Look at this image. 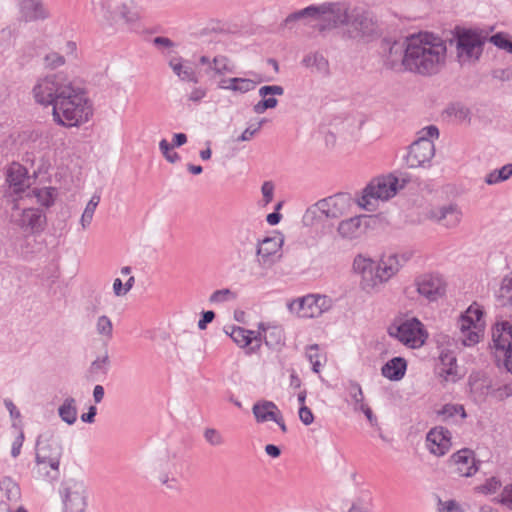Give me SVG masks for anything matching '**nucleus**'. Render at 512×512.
<instances>
[{
	"instance_id": "72a5a7b5",
	"label": "nucleus",
	"mask_w": 512,
	"mask_h": 512,
	"mask_svg": "<svg viewBox=\"0 0 512 512\" xmlns=\"http://www.w3.org/2000/svg\"><path fill=\"white\" fill-rule=\"evenodd\" d=\"M0 489L9 504H18L21 497L20 487L10 478H5L0 483Z\"/></svg>"
},
{
	"instance_id": "7ed1b4c3",
	"label": "nucleus",
	"mask_w": 512,
	"mask_h": 512,
	"mask_svg": "<svg viewBox=\"0 0 512 512\" xmlns=\"http://www.w3.org/2000/svg\"><path fill=\"white\" fill-rule=\"evenodd\" d=\"M92 116V103L84 92L75 87L52 108L53 121L66 128L79 127Z\"/></svg>"
},
{
	"instance_id": "a211bd4d",
	"label": "nucleus",
	"mask_w": 512,
	"mask_h": 512,
	"mask_svg": "<svg viewBox=\"0 0 512 512\" xmlns=\"http://www.w3.org/2000/svg\"><path fill=\"white\" fill-rule=\"evenodd\" d=\"M426 446L435 456L445 455L452 447L451 433L442 426L432 428L426 436Z\"/></svg>"
},
{
	"instance_id": "6e6d98bb",
	"label": "nucleus",
	"mask_w": 512,
	"mask_h": 512,
	"mask_svg": "<svg viewBox=\"0 0 512 512\" xmlns=\"http://www.w3.org/2000/svg\"><path fill=\"white\" fill-rule=\"evenodd\" d=\"M500 502L508 508H512V484L504 488Z\"/></svg>"
},
{
	"instance_id": "e433bc0d",
	"label": "nucleus",
	"mask_w": 512,
	"mask_h": 512,
	"mask_svg": "<svg viewBox=\"0 0 512 512\" xmlns=\"http://www.w3.org/2000/svg\"><path fill=\"white\" fill-rule=\"evenodd\" d=\"M99 202H100V195L95 194L91 197V199L87 203V205L82 213V216L80 218V224H81V227L83 230L87 229L90 226V224L93 220L94 212H95Z\"/></svg>"
},
{
	"instance_id": "052dcab7",
	"label": "nucleus",
	"mask_w": 512,
	"mask_h": 512,
	"mask_svg": "<svg viewBox=\"0 0 512 512\" xmlns=\"http://www.w3.org/2000/svg\"><path fill=\"white\" fill-rule=\"evenodd\" d=\"M260 127H261V122H259L254 128H252V127L247 128L241 134V136L238 138V141L250 140L254 136V134L260 129Z\"/></svg>"
},
{
	"instance_id": "423d86ee",
	"label": "nucleus",
	"mask_w": 512,
	"mask_h": 512,
	"mask_svg": "<svg viewBox=\"0 0 512 512\" xmlns=\"http://www.w3.org/2000/svg\"><path fill=\"white\" fill-rule=\"evenodd\" d=\"M400 188L397 177L393 175L378 177L366 186L357 204L367 211H374L378 201L389 200Z\"/></svg>"
},
{
	"instance_id": "aec40b11",
	"label": "nucleus",
	"mask_w": 512,
	"mask_h": 512,
	"mask_svg": "<svg viewBox=\"0 0 512 512\" xmlns=\"http://www.w3.org/2000/svg\"><path fill=\"white\" fill-rule=\"evenodd\" d=\"M252 411L257 422L274 421L279 425L282 432L285 433L287 431L282 413L273 402H257L254 404Z\"/></svg>"
},
{
	"instance_id": "6ab92c4d",
	"label": "nucleus",
	"mask_w": 512,
	"mask_h": 512,
	"mask_svg": "<svg viewBox=\"0 0 512 512\" xmlns=\"http://www.w3.org/2000/svg\"><path fill=\"white\" fill-rule=\"evenodd\" d=\"M225 332L236 345L247 349L248 353L256 352L260 348V336L255 331L239 326H229L225 328Z\"/></svg>"
},
{
	"instance_id": "393cba45",
	"label": "nucleus",
	"mask_w": 512,
	"mask_h": 512,
	"mask_svg": "<svg viewBox=\"0 0 512 512\" xmlns=\"http://www.w3.org/2000/svg\"><path fill=\"white\" fill-rule=\"evenodd\" d=\"M437 372L444 381L454 382L458 376L456 358L452 352H442L437 365Z\"/></svg>"
},
{
	"instance_id": "39448f33",
	"label": "nucleus",
	"mask_w": 512,
	"mask_h": 512,
	"mask_svg": "<svg viewBox=\"0 0 512 512\" xmlns=\"http://www.w3.org/2000/svg\"><path fill=\"white\" fill-rule=\"evenodd\" d=\"M71 81L62 74H52L37 81L32 89L36 103L44 107L56 105L67 93L73 89Z\"/></svg>"
},
{
	"instance_id": "ea45409f",
	"label": "nucleus",
	"mask_w": 512,
	"mask_h": 512,
	"mask_svg": "<svg viewBox=\"0 0 512 512\" xmlns=\"http://www.w3.org/2000/svg\"><path fill=\"white\" fill-rule=\"evenodd\" d=\"M33 196L37 199V202L43 206H51L56 198V189L52 187H43L34 189L32 191Z\"/></svg>"
},
{
	"instance_id": "c85d7f7f",
	"label": "nucleus",
	"mask_w": 512,
	"mask_h": 512,
	"mask_svg": "<svg viewBox=\"0 0 512 512\" xmlns=\"http://www.w3.org/2000/svg\"><path fill=\"white\" fill-rule=\"evenodd\" d=\"M20 9L25 20L43 19L48 15L41 0H21Z\"/></svg>"
},
{
	"instance_id": "f03ea898",
	"label": "nucleus",
	"mask_w": 512,
	"mask_h": 512,
	"mask_svg": "<svg viewBox=\"0 0 512 512\" xmlns=\"http://www.w3.org/2000/svg\"><path fill=\"white\" fill-rule=\"evenodd\" d=\"M401 267L399 255L391 252L382 254L378 262L358 254L352 264L354 273L359 277L360 288L366 293L376 292L380 286L392 279Z\"/></svg>"
},
{
	"instance_id": "b1692460",
	"label": "nucleus",
	"mask_w": 512,
	"mask_h": 512,
	"mask_svg": "<svg viewBox=\"0 0 512 512\" xmlns=\"http://www.w3.org/2000/svg\"><path fill=\"white\" fill-rule=\"evenodd\" d=\"M44 222L45 217L40 210L35 208L23 210L20 218L16 220V224L20 228L32 233L39 231L42 228Z\"/></svg>"
},
{
	"instance_id": "a878e982",
	"label": "nucleus",
	"mask_w": 512,
	"mask_h": 512,
	"mask_svg": "<svg viewBox=\"0 0 512 512\" xmlns=\"http://www.w3.org/2000/svg\"><path fill=\"white\" fill-rule=\"evenodd\" d=\"M257 335L260 336V343L264 340L266 345L270 347L281 345L284 339L283 329L270 323H260Z\"/></svg>"
},
{
	"instance_id": "603ef678",
	"label": "nucleus",
	"mask_w": 512,
	"mask_h": 512,
	"mask_svg": "<svg viewBox=\"0 0 512 512\" xmlns=\"http://www.w3.org/2000/svg\"><path fill=\"white\" fill-rule=\"evenodd\" d=\"M299 418L305 425H310L314 421V415L311 409L305 405H302L299 409Z\"/></svg>"
},
{
	"instance_id": "4c0bfd02",
	"label": "nucleus",
	"mask_w": 512,
	"mask_h": 512,
	"mask_svg": "<svg viewBox=\"0 0 512 512\" xmlns=\"http://www.w3.org/2000/svg\"><path fill=\"white\" fill-rule=\"evenodd\" d=\"M59 415L66 423L73 424L77 419L75 400L72 398L66 399L59 408Z\"/></svg>"
},
{
	"instance_id": "6e6552de",
	"label": "nucleus",
	"mask_w": 512,
	"mask_h": 512,
	"mask_svg": "<svg viewBox=\"0 0 512 512\" xmlns=\"http://www.w3.org/2000/svg\"><path fill=\"white\" fill-rule=\"evenodd\" d=\"M388 333L412 349L422 347L428 338L424 325L417 318L396 319L389 326Z\"/></svg>"
},
{
	"instance_id": "c756f323",
	"label": "nucleus",
	"mask_w": 512,
	"mask_h": 512,
	"mask_svg": "<svg viewBox=\"0 0 512 512\" xmlns=\"http://www.w3.org/2000/svg\"><path fill=\"white\" fill-rule=\"evenodd\" d=\"M407 362L402 357H394L382 367V374L389 380H401L406 372Z\"/></svg>"
},
{
	"instance_id": "412c9836",
	"label": "nucleus",
	"mask_w": 512,
	"mask_h": 512,
	"mask_svg": "<svg viewBox=\"0 0 512 512\" xmlns=\"http://www.w3.org/2000/svg\"><path fill=\"white\" fill-rule=\"evenodd\" d=\"M6 181L15 193L24 192L29 187L27 169L19 163H11L6 170Z\"/></svg>"
},
{
	"instance_id": "5fc2aeb1",
	"label": "nucleus",
	"mask_w": 512,
	"mask_h": 512,
	"mask_svg": "<svg viewBox=\"0 0 512 512\" xmlns=\"http://www.w3.org/2000/svg\"><path fill=\"white\" fill-rule=\"evenodd\" d=\"M438 512H462L455 501H445L439 503Z\"/></svg>"
},
{
	"instance_id": "20e7f679",
	"label": "nucleus",
	"mask_w": 512,
	"mask_h": 512,
	"mask_svg": "<svg viewBox=\"0 0 512 512\" xmlns=\"http://www.w3.org/2000/svg\"><path fill=\"white\" fill-rule=\"evenodd\" d=\"M61 445L54 440L38 441L35 465L31 470L32 477L37 481L52 482L59 477Z\"/></svg>"
},
{
	"instance_id": "680f3d73",
	"label": "nucleus",
	"mask_w": 512,
	"mask_h": 512,
	"mask_svg": "<svg viewBox=\"0 0 512 512\" xmlns=\"http://www.w3.org/2000/svg\"><path fill=\"white\" fill-rule=\"evenodd\" d=\"M113 292L116 296H124L127 294V289H125V286L122 283V280L119 278H116L113 282Z\"/></svg>"
},
{
	"instance_id": "473e14b6",
	"label": "nucleus",
	"mask_w": 512,
	"mask_h": 512,
	"mask_svg": "<svg viewBox=\"0 0 512 512\" xmlns=\"http://www.w3.org/2000/svg\"><path fill=\"white\" fill-rule=\"evenodd\" d=\"M350 396L353 399L355 410L362 411L370 424L375 425L377 422L376 417L373 415L371 408L364 403V394L358 384H352L349 388Z\"/></svg>"
},
{
	"instance_id": "dca6fc26",
	"label": "nucleus",
	"mask_w": 512,
	"mask_h": 512,
	"mask_svg": "<svg viewBox=\"0 0 512 512\" xmlns=\"http://www.w3.org/2000/svg\"><path fill=\"white\" fill-rule=\"evenodd\" d=\"M87 489L83 483H70L64 492V512H85Z\"/></svg>"
},
{
	"instance_id": "09e8293b",
	"label": "nucleus",
	"mask_w": 512,
	"mask_h": 512,
	"mask_svg": "<svg viewBox=\"0 0 512 512\" xmlns=\"http://www.w3.org/2000/svg\"><path fill=\"white\" fill-rule=\"evenodd\" d=\"M44 63L47 68H56L64 64V58L58 53H49L44 58Z\"/></svg>"
},
{
	"instance_id": "13d9d810",
	"label": "nucleus",
	"mask_w": 512,
	"mask_h": 512,
	"mask_svg": "<svg viewBox=\"0 0 512 512\" xmlns=\"http://www.w3.org/2000/svg\"><path fill=\"white\" fill-rule=\"evenodd\" d=\"M0 512H27L18 504H8L4 501L0 502Z\"/></svg>"
},
{
	"instance_id": "de8ad7c7",
	"label": "nucleus",
	"mask_w": 512,
	"mask_h": 512,
	"mask_svg": "<svg viewBox=\"0 0 512 512\" xmlns=\"http://www.w3.org/2000/svg\"><path fill=\"white\" fill-rule=\"evenodd\" d=\"M159 148L167 161L175 163L179 160V155L173 151V145H171L166 139H162L160 141Z\"/></svg>"
},
{
	"instance_id": "f704fd0d",
	"label": "nucleus",
	"mask_w": 512,
	"mask_h": 512,
	"mask_svg": "<svg viewBox=\"0 0 512 512\" xmlns=\"http://www.w3.org/2000/svg\"><path fill=\"white\" fill-rule=\"evenodd\" d=\"M113 330L112 320L108 316L101 315L96 319L95 331L102 341H110L113 337Z\"/></svg>"
},
{
	"instance_id": "0e129e2a",
	"label": "nucleus",
	"mask_w": 512,
	"mask_h": 512,
	"mask_svg": "<svg viewBox=\"0 0 512 512\" xmlns=\"http://www.w3.org/2000/svg\"><path fill=\"white\" fill-rule=\"evenodd\" d=\"M265 452L273 458H277L280 455V449L273 444L266 445Z\"/></svg>"
},
{
	"instance_id": "bf43d9fd",
	"label": "nucleus",
	"mask_w": 512,
	"mask_h": 512,
	"mask_svg": "<svg viewBox=\"0 0 512 512\" xmlns=\"http://www.w3.org/2000/svg\"><path fill=\"white\" fill-rule=\"evenodd\" d=\"M214 317H215V314L213 311L204 312L202 318L198 322L199 329H201V330L206 329L207 324L212 322Z\"/></svg>"
},
{
	"instance_id": "f8f14e48",
	"label": "nucleus",
	"mask_w": 512,
	"mask_h": 512,
	"mask_svg": "<svg viewBox=\"0 0 512 512\" xmlns=\"http://www.w3.org/2000/svg\"><path fill=\"white\" fill-rule=\"evenodd\" d=\"M355 205L350 195L339 193L318 201L315 207L328 218H340L353 214Z\"/></svg>"
},
{
	"instance_id": "ddd939ff",
	"label": "nucleus",
	"mask_w": 512,
	"mask_h": 512,
	"mask_svg": "<svg viewBox=\"0 0 512 512\" xmlns=\"http://www.w3.org/2000/svg\"><path fill=\"white\" fill-rule=\"evenodd\" d=\"M319 14V18L324 21L328 22V25L322 26L321 29H324L326 27H334L338 24H342L347 21V9L344 7V5L340 4H329V5H323L321 7H307L306 9L300 11L299 13L294 14L291 16V18H299L304 15H314Z\"/></svg>"
},
{
	"instance_id": "a18cd8bd",
	"label": "nucleus",
	"mask_w": 512,
	"mask_h": 512,
	"mask_svg": "<svg viewBox=\"0 0 512 512\" xmlns=\"http://www.w3.org/2000/svg\"><path fill=\"white\" fill-rule=\"evenodd\" d=\"M512 174V165H505L499 170H495L491 172L486 177V182L488 184H495L500 181H504L510 177Z\"/></svg>"
},
{
	"instance_id": "4be33fe9",
	"label": "nucleus",
	"mask_w": 512,
	"mask_h": 512,
	"mask_svg": "<svg viewBox=\"0 0 512 512\" xmlns=\"http://www.w3.org/2000/svg\"><path fill=\"white\" fill-rule=\"evenodd\" d=\"M493 341L498 349L505 351V356L512 353V320H506L495 325Z\"/></svg>"
},
{
	"instance_id": "9d476101",
	"label": "nucleus",
	"mask_w": 512,
	"mask_h": 512,
	"mask_svg": "<svg viewBox=\"0 0 512 512\" xmlns=\"http://www.w3.org/2000/svg\"><path fill=\"white\" fill-rule=\"evenodd\" d=\"M457 57L461 64L475 63L480 56V34L471 29L456 27Z\"/></svg>"
},
{
	"instance_id": "c9c22d12",
	"label": "nucleus",
	"mask_w": 512,
	"mask_h": 512,
	"mask_svg": "<svg viewBox=\"0 0 512 512\" xmlns=\"http://www.w3.org/2000/svg\"><path fill=\"white\" fill-rule=\"evenodd\" d=\"M497 298L501 305L512 307V273L502 279Z\"/></svg>"
},
{
	"instance_id": "f3484780",
	"label": "nucleus",
	"mask_w": 512,
	"mask_h": 512,
	"mask_svg": "<svg viewBox=\"0 0 512 512\" xmlns=\"http://www.w3.org/2000/svg\"><path fill=\"white\" fill-rule=\"evenodd\" d=\"M283 238L267 237L258 244L257 259L262 266H271L281 258Z\"/></svg>"
},
{
	"instance_id": "774afa93",
	"label": "nucleus",
	"mask_w": 512,
	"mask_h": 512,
	"mask_svg": "<svg viewBox=\"0 0 512 512\" xmlns=\"http://www.w3.org/2000/svg\"><path fill=\"white\" fill-rule=\"evenodd\" d=\"M281 219V215L277 212H274V213H270L267 215V222L270 224V225H276L279 223Z\"/></svg>"
},
{
	"instance_id": "4468645a",
	"label": "nucleus",
	"mask_w": 512,
	"mask_h": 512,
	"mask_svg": "<svg viewBox=\"0 0 512 512\" xmlns=\"http://www.w3.org/2000/svg\"><path fill=\"white\" fill-rule=\"evenodd\" d=\"M449 466L453 473L461 477H471L478 471L474 451L463 448L452 454Z\"/></svg>"
},
{
	"instance_id": "3c124183",
	"label": "nucleus",
	"mask_w": 512,
	"mask_h": 512,
	"mask_svg": "<svg viewBox=\"0 0 512 512\" xmlns=\"http://www.w3.org/2000/svg\"><path fill=\"white\" fill-rule=\"evenodd\" d=\"M23 443H24V434L22 432H19L17 434V436L15 437V439L13 440L12 447H11V455L14 458H16L20 455Z\"/></svg>"
},
{
	"instance_id": "37998d69",
	"label": "nucleus",
	"mask_w": 512,
	"mask_h": 512,
	"mask_svg": "<svg viewBox=\"0 0 512 512\" xmlns=\"http://www.w3.org/2000/svg\"><path fill=\"white\" fill-rule=\"evenodd\" d=\"M211 69L217 75H224L226 73L232 72V65L230 63V60L226 56L219 55L214 57V59L212 60Z\"/></svg>"
},
{
	"instance_id": "2eb2a0df",
	"label": "nucleus",
	"mask_w": 512,
	"mask_h": 512,
	"mask_svg": "<svg viewBox=\"0 0 512 512\" xmlns=\"http://www.w3.org/2000/svg\"><path fill=\"white\" fill-rule=\"evenodd\" d=\"M417 292L430 301L442 297L446 291V283L439 275L426 274L415 282Z\"/></svg>"
},
{
	"instance_id": "2f4dec72",
	"label": "nucleus",
	"mask_w": 512,
	"mask_h": 512,
	"mask_svg": "<svg viewBox=\"0 0 512 512\" xmlns=\"http://www.w3.org/2000/svg\"><path fill=\"white\" fill-rule=\"evenodd\" d=\"M261 80H253L249 78H230L222 80L219 84L221 89L231 90L239 93H246L254 90Z\"/></svg>"
},
{
	"instance_id": "5701e85b",
	"label": "nucleus",
	"mask_w": 512,
	"mask_h": 512,
	"mask_svg": "<svg viewBox=\"0 0 512 512\" xmlns=\"http://www.w3.org/2000/svg\"><path fill=\"white\" fill-rule=\"evenodd\" d=\"M429 219L445 227H454L460 222L461 212L453 205L438 207L430 211Z\"/></svg>"
},
{
	"instance_id": "0eeeda50",
	"label": "nucleus",
	"mask_w": 512,
	"mask_h": 512,
	"mask_svg": "<svg viewBox=\"0 0 512 512\" xmlns=\"http://www.w3.org/2000/svg\"><path fill=\"white\" fill-rule=\"evenodd\" d=\"M439 132L435 126H428L419 132L418 139L411 144L405 157L410 168L425 167L430 163L435 148L432 139L438 138Z\"/></svg>"
},
{
	"instance_id": "79ce46f5",
	"label": "nucleus",
	"mask_w": 512,
	"mask_h": 512,
	"mask_svg": "<svg viewBox=\"0 0 512 512\" xmlns=\"http://www.w3.org/2000/svg\"><path fill=\"white\" fill-rule=\"evenodd\" d=\"M237 298V293L231 289H220L213 292L209 298L212 304H222L225 302L234 301Z\"/></svg>"
},
{
	"instance_id": "8fccbe9b",
	"label": "nucleus",
	"mask_w": 512,
	"mask_h": 512,
	"mask_svg": "<svg viewBox=\"0 0 512 512\" xmlns=\"http://www.w3.org/2000/svg\"><path fill=\"white\" fill-rule=\"evenodd\" d=\"M207 95V90L204 87H194L188 94V100L192 102H200Z\"/></svg>"
},
{
	"instance_id": "e2e57ef3",
	"label": "nucleus",
	"mask_w": 512,
	"mask_h": 512,
	"mask_svg": "<svg viewBox=\"0 0 512 512\" xmlns=\"http://www.w3.org/2000/svg\"><path fill=\"white\" fill-rule=\"evenodd\" d=\"M95 415H96V408L94 406H91L87 413L82 414L81 419L84 422L91 423L94 421Z\"/></svg>"
},
{
	"instance_id": "864d4df0",
	"label": "nucleus",
	"mask_w": 512,
	"mask_h": 512,
	"mask_svg": "<svg viewBox=\"0 0 512 512\" xmlns=\"http://www.w3.org/2000/svg\"><path fill=\"white\" fill-rule=\"evenodd\" d=\"M261 191L263 194V202L265 205H267L273 199L274 186L271 182H264Z\"/></svg>"
},
{
	"instance_id": "58836bf2",
	"label": "nucleus",
	"mask_w": 512,
	"mask_h": 512,
	"mask_svg": "<svg viewBox=\"0 0 512 512\" xmlns=\"http://www.w3.org/2000/svg\"><path fill=\"white\" fill-rule=\"evenodd\" d=\"M307 357L312 364L313 371L320 372V369L325 365L327 359L326 355L321 353L317 345H311L307 349Z\"/></svg>"
},
{
	"instance_id": "1a4fd4ad",
	"label": "nucleus",
	"mask_w": 512,
	"mask_h": 512,
	"mask_svg": "<svg viewBox=\"0 0 512 512\" xmlns=\"http://www.w3.org/2000/svg\"><path fill=\"white\" fill-rule=\"evenodd\" d=\"M331 299L325 295L308 294L288 302V310L299 318H316L331 307Z\"/></svg>"
},
{
	"instance_id": "9b49d317",
	"label": "nucleus",
	"mask_w": 512,
	"mask_h": 512,
	"mask_svg": "<svg viewBox=\"0 0 512 512\" xmlns=\"http://www.w3.org/2000/svg\"><path fill=\"white\" fill-rule=\"evenodd\" d=\"M480 304L472 303L460 316V336L465 346H474L480 340Z\"/></svg>"
},
{
	"instance_id": "7c9ffc66",
	"label": "nucleus",
	"mask_w": 512,
	"mask_h": 512,
	"mask_svg": "<svg viewBox=\"0 0 512 512\" xmlns=\"http://www.w3.org/2000/svg\"><path fill=\"white\" fill-rule=\"evenodd\" d=\"M284 92L283 88L278 85L273 86H263L259 90L260 96L263 97V101L259 102L255 105V111L257 113H263L266 109L274 108L277 105V99L270 97L267 98L268 95H282Z\"/></svg>"
},
{
	"instance_id": "bb28decb",
	"label": "nucleus",
	"mask_w": 512,
	"mask_h": 512,
	"mask_svg": "<svg viewBox=\"0 0 512 512\" xmlns=\"http://www.w3.org/2000/svg\"><path fill=\"white\" fill-rule=\"evenodd\" d=\"M169 66L180 80L198 83V74L188 61L181 57H173L169 61Z\"/></svg>"
},
{
	"instance_id": "cd10ccee",
	"label": "nucleus",
	"mask_w": 512,
	"mask_h": 512,
	"mask_svg": "<svg viewBox=\"0 0 512 512\" xmlns=\"http://www.w3.org/2000/svg\"><path fill=\"white\" fill-rule=\"evenodd\" d=\"M365 216H351L342 220L337 228L339 235L343 238L353 239L362 233V220Z\"/></svg>"
},
{
	"instance_id": "338daca9",
	"label": "nucleus",
	"mask_w": 512,
	"mask_h": 512,
	"mask_svg": "<svg viewBox=\"0 0 512 512\" xmlns=\"http://www.w3.org/2000/svg\"><path fill=\"white\" fill-rule=\"evenodd\" d=\"M4 404L12 417H18L20 415L16 409V406L13 404V402L11 400L6 399L4 401Z\"/></svg>"
},
{
	"instance_id": "c03bdc74",
	"label": "nucleus",
	"mask_w": 512,
	"mask_h": 512,
	"mask_svg": "<svg viewBox=\"0 0 512 512\" xmlns=\"http://www.w3.org/2000/svg\"><path fill=\"white\" fill-rule=\"evenodd\" d=\"M489 41L499 49L512 53V38L505 33H497L489 38Z\"/></svg>"
},
{
	"instance_id": "f257e3e1",
	"label": "nucleus",
	"mask_w": 512,
	"mask_h": 512,
	"mask_svg": "<svg viewBox=\"0 0 512 512\" xmlns=\"http://www.w3.org/2000/svg\"><path fill=\"white\" fill-rule=\"evenodd\" d=\"M389 56L392 58V68L399 64L406 70L429 75L438 72L445 65L447 47L440 37L422 32L407 38L403 55L401 49L392 46Z\"/></svg>"
},
{
	"instance_id": "69168bd1",
	"label": "nucleus",
	"mask_w": 512,
	"mask_h": 512,
	"mask_svg": "<svg viewBox=\"0 0 512 512\" xmlns=\"http://www.w3.org/2000/svg\"><path fill=\"white\" fill-rule=\"evenodd\" d=\"M95 402L99 403L104 397V389L101 385H96L93 391Z\"/></svg>"
},
{
	"instance_id": "a19ab883",
	"label": "nucleus",
	"mask_w": 512,
	"mask_h": 512,
	"mask_svg": "<svg viewBox=\"0 0 512 512\" xmlns=\"http://www.w3.org/2000/svg\"><path fill=\"white\" fill-rule=\"evenodd\" d=\"M439 414L442 416L444 421L450 419H464L466 417V413L464 407L462 405L456 404H447L440 411Z\"/></svg>"
},
{
	"instance_id": "49530a36",
	"label": "nucleus",
	"mask_w": 512,
	"mask_h": 512,
	"mask_svg": "<svg viewBox=\"0 0 512 512\" xmlns=\"http://www.w3.org/2000/svg\"><path fill=\"white\" fill-rule=\"evenodd\" d=\"M205 441L211 446H221L225 443L222 433L215 428H206L203 432Z\"/></svg>"
},
{
	"instance_id": "4d7b16f0",
	"label": "nucleus",
	"mask_w": 512,
	"mask_h": 512,
	"mask_svg": "<svg viewBox=\"0 0 512 512\" xmlns=\"http://www.w3.org/2000/svg\"><path fill=\"white\" fill-rule=\"evenodd\" d=\"M500 481L495 477H491L482 485V493H493L500 487Z\"/></svg>"
}]
</instances>
